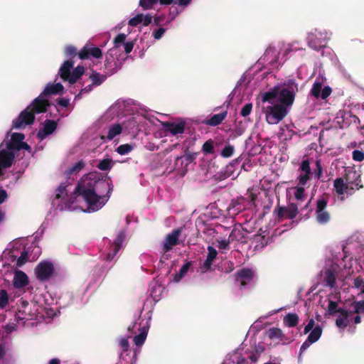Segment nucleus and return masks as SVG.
Instances as JSON below:
<instances>
[{
  "label": "nucleus",
  "mask_w": 364,
  "mask_h": 364,
  "mask_svg": "<svg viewBox=\"0 0 364 364\" xmlns=\"http://www.w3.org/2000/svg\"><path fill=\"white\" fill-rule=\"evenodd\" d=\"M112 188L109 180L101 178L96 172L90 173L83 176L70 195L68 185L61 183L56 189L53 205L60 210L96 212L107 203Z\"/></svg>",
  "instance_id": "1"
},
{
  "label": "nucleus",
  "mask_w": 364,
  "mask_h": 364,
  "mask_svg": "<svg viewBox=\"0 0 364 364\" xmlns=\"http://www.w3.org/2000/svg\"><path fill=\"white\" fill-rule=\"evenodd\" d=\"M363 250L358 244L348 242L343 249L344 257L341 264H334L326 269L324 281L336 294H340L338 289H348L350 280H353L351 290L360 289V293H364V259L359 263L357 259Z\"/></svg>",
  "instance_id": "2"
},
{
  "label": "nucleus",
  "mask_w": 364,
  "mask_h": 364,
  "mask_svg": "<svg viewBox=\"0 0 364 364\" xmlns=\"http://www.w3.org/2000/svg\"><path fill=\"white\" fill-rule=\"evenodd\" d=\"M297 91V83L288 80L261 94L262 110L269 124H277L287 115Z\"/></svg>",
  "instance_id": "3"
},
{
  "label": "nucleus",
  "mask_w": 364,
  "mask_h": 364,
  "mask_svg": "<svg viewBox=\"0 0 364 364\" xmlns=\"http://www.w3.org/2000/svg\"><path fill=\"white\" fill-rule=\"evenodd\" d=\"M63 91V86L60 82L48 83L43 92L34 100L33 103L14 120L13 127L19 129L32 124L34 121V114L46 112L47 107L49 106L48 95L60 94Z\"/></svg>",
  "instance_id": "4"
},
{
  "label": "nucleus",
  "mask_w": 364,
  "mask_h": 364,
  "mask_svg": "<svg viewBox=\"0 0 364 364\" xmlns=\"http://www.w3.org/2000/svg\"><path fill=\"white\" fill-rule=\"evenodd\" d=\"M327 312L329 315H336V324L343 331L347 326L351 328L353 324L360 322V314L364 313V300L354 301L348 307H338V302L329 299Z\"/></svg>",
  "instance_id": "5"
},
{
  "label": "nucleus",
  "mask_w": 364,
  "mask_h": 364,
  "mask_svg": "<svg viewBox=\"0 0 364 364\" xmlns=\"http://www.w3.org/2000/svg\"><path fill=\"white\" fill-rule=\"evenodd\" d=\"M9 136L0 144V175L2 174L4 169L10 167L14 161L15 153L20 149H25L29 152L31 151V146L26 142H23L25 136L21 133H13L10 140H8Z\"/></svg>",
  "instance_id": "6"
},
{
  "label": "nucleus",
  "mask_w": 364,
  "mask_h": 364,
  "mask_svg": "<svg viewBox=\"0 0 364 364\" xmlns=\"http://www.w3.org/2000/svg\"><path fill=\"white\" fill-rule=\"evenodd\" d=\"M134 41L127 38L125 33H119L113 40V47L109 49L105 60V66L112 71L116 70L119 61L125 58V55L132 52Z\"/></svg>",
  "instance_id": "7"
},
{
  "label": "nucleus",
  "mask_w": 364,
  "mask_h": 364,
  "mask_svg": "<svg viewBox=\"0 0 364 364\" xmlns=\"http://www.w3.org/2000/svg\"><path fill=\"white\" fill-rule=\"evenodd\" d=\"M360 178L359 171L353 167H347L345 175L334 181L333 187L341 200H343L363 187Z\"/></svg>",
  "instance_id": "8"
},
{
  "label": "nucleus",
  "mask_w": 364,
  "mask_h": 364,
  "mask_svg": "<svg viewBox=\"0 0 364 364\" xmlns=\"http://www.w3.org/2000/svg\"><path fill=\"white\" fill-rule=\"evenodd\" d=\"M154 123V118L146 111H142L129 116L122 122L124 131L128 133H136L146 129L149 124Z\"/></svg>",
  "instance_id": "9"
},
{
  "label": "nucleus",
  "mask_w": 364,
  "mask_h": 364,
  "mask_svg": "<svg viewBox=\"0 0 364 364\" xmlns=\"http://www.w3.org/2000/svg\"><path fill=\"white\" fill-rule=\"evenodd\" d=\"M151 316L149 313L144 316H140L134 323L128 327V331L134 334L138 333L134 337V343L141 347L146 339L148 331L150 327Z\"/></svg>",
  "instance_id": "10"
},
{
  "label": "nucleus",
  "mask_w": 364,
  "mask_h": 364,
  "mask_svg": "<svg viewBox=\"0 0 364 364\" xmlns=\"http://www.w3.org/2000/svg\"><path fill=\"white\" fill-rule=\"evenodd\" d=\"M38 314L39 306L38 304L22 301L18 306L16 319L19 324L24 325L26 321L37 318Z\"/></svg>",
  "instance_id": "11"
},
{
  "label": "nucleus",
  "mask_w": 364,
  "mask_h": 364,
  "mask_svg": "<svg viewBox=\"0 0 364 364\" xmlns=\"http://www.w3.org/2000/svg\"><path fill=\"white\" fill-rule=\"evenodd\" d=\"M125 237V232L124 231H121L118 233L113 242L107 238L103 240L104 246L102 255L105 257V259L107 262L113 260L114 256L121 249Z\"/></svg>",
  "instance_id": "12"
},
{
  "label": "nucleus",
  "mask_w": 364,
  "mask_h": 364,
  "mask_svg": "<svg viewBox=\"0 0 364 364\" xmlns=\"http://www.w3.org/2000/svg\"><path fill=\"white\" fill-rule=\"evenodd\" d=\"M322 332L323 329L321 326L319 325H315L314 320L311 318L304 329V334H307L308 333H309V334L300 348L299 357L301 353L306 350L313 343L319 340L322 335Z\"/></svg>",
  "instance_id": "13"
},
{
  "label": "nucleus",
  "mask_w": 364,
  "mask_h": 364,
  "mask_svg": "<svg viewBox=\"0 0 364 364\" xmlns=\"http://www.w3.org/2000/svg\"><path fill=\"white\" fill-rule=\"evenodd\" d=\"M73 66V63L71 61L66 60L59 70L60 77L65 81H68L70 84L75 83L85 72L82 66H77L70 73Z\"/></svg>",
  "instance_id": "14"
},
{
  "label": "nucleus",
  "mask_w": 364,
  "mask_h": 364,
  "mask_svg": "<svg viewBox=\"0 0 364 364\" xmlns=\"http://www.w3.org/2000/svg\"><path fill=\"white\" fill-rule=\"evenodd\" d=\"M329 33L326 30L314 29L307 36V43L310 48L318 50L324 46V43L329 38Z\"/></svg>",
  "instance_id": "15"
},
{
  "label": "nucleus",
  "mask_w": 364,
  "mask_h": 364,
  "mask_svg": "<svg viewBox=\"0 0 364 364\" xmlns=\"http://www.w3.org/2000/svg\"><path fill=\"white\" fill-rule=\"evenodd\" d=\"M55 273L54 263L48 259L40 262L35 268V274L41 282L49 280Z\"/></svg>",
  "instance_id": "16"
},
{
  "label": "nucleus",
  "mask_w": 364,
  "mask_h": 364,
  "mask_svg": "<svg viewBox=\"0 0 364 364\" xmlns=\"http://www.w3.org/2000/svg\"><path fill=\"white\" fill-rule=\"evenodd\" d=\"M260 60L273 67L277 68L284 61V59L279 49L274 47H269Z\"/></svg>",
  "instance_id": "17"
},
{
  "label": "nucleus",
  "mask_w": 364,
  "mask_h": 364,
  "mask_svg": "<svg viewBox=\"0 0 364 364\" xmlns=\"http://www.w3.org/2000/svg\"><path fill=\"white\" fill-rule=\"evenodd\" d=\"M327 202L323 198H320L317 200L316 208V219L320 224H325L330 220V215L326 210Z\"/></svg>",
  "instance_id": "18"
},
{
  "label": "nucleus",
  "mask_w": 364,
  "mask_h": 364,
  "mask_svg": "<svg viewBox=\"0 0 364 364\" xmlns=\"http://www.w3.org/2000/svg\"><path fill=\"white\" fill-rule=\"evenodd\" d=\"M322 83V80L317 79L313 84L311 93L317 99L321 98L325 100L331 95V89L328 86L323 87Z\"/></svg>",
  "instance_id": "19"
},
{
  "label": "nucleus",
  "mask_w": 364,
  "mask_h": 364,
  "mask_svg": "<svg viewBox=\"0 0 364 364\" xmlns=\"http://www.w3.org/2000/svg\"><path fill=\"white\" fill-rule=\"evenodd\" d=\"M181 235V230L176 229L168 234L164 240L163 250L166 252L171 250L173 246L178 243V238Z\"/></svg>",
  "instance_id": "20"
},
{
  "label": "nucleus",
  "mask_w": 364,
  "mask_h": 364,
  "mask_svg": "<svg viewBox=\"0 0 364 364\" xmlns=\"http://www.w3.org/2000/svg\"><path fill=\"white\" fill-rule=\"evenodd\" d=\"M57 124L53 120H46L40 128L37 136L40 140H43L50 135L56 129Z\"/></svg>",
  "instance_id": "21"
},
{
  "label": "nucleus",
  "mask_w": 364,
  "mask_h": 364,
  "mask_svg": "<svg viewBox=\"0 0 364 364\" xmlns=\"http://www.w3.org/2000/svg\"><path fill=\"white\" fill-rule=\"evenodd\" d=\"M90 78L92 80V85H89L86 86L85 88L82 89L80 92L75 96V100L80 99V95L82 93H88L92 89V85L98 86L101 85L105 80L106 77L103 75H100L98 73L93 72L90 76Z\"/></svg>",
  "instance_id": "22"
},
{
  "label": "nucleus",
  "mask_w": 364,
  "mask_h": 364,
  "mask_svg": "<svg viewBox=\"0 0 364 364\" xmlns=\"http://www.w3.org/2000/svg\"><path fill=\"white\" fill-rule=\"evenodd\" d=\"M102 55V53L101 49L93 45H86L79 53V57L80 59H87L90 57L100 58Z\"/></svg>",
  "instance_id": "23"
},
{
  "label": "nucleus",
  "mask_w": 364,
  "mask_h": 364,
  "mask_svg": "<svg viewBox=\"0 0 364 364\" xmlns=\"http://www.w3.org/2000/svg\"><path fill=\"white\" fill-rule=\"evenodd\" d=\"M152 21V16L150 14H136L128 21L130 26H137L142 25L148 26Z\"/></svg>",
  "instance_id": "24"
},
{
  "label": "nucleus",
  "mask_w": 364,
  "mask_h": 364,
  "mask_svg": "<svg viewBox=\"0 0 364 364\" xmlns=\"http://www.w3.org/2000/svg\"><path fill=\"white\" fill-rule=\"evenodd\" d=\"M13 286L16 289H22L26 287L29 283V279L27 274L21 270H16L14 272Z\"/></svg>",
  "instance_id": "25"
},
{
  "label": "nucleus",
  "mask_w": 364,
  "mask_h": 364,
  "mask_svg": "<svg viewBox=\"0 0 364 364\" xmlns=\"http://www.w3.org/2000/svg\"><path fill=\"white\" fill-rule=\"evenodd\" d=\"M254 274L252 269H242L237 272L236 282L240 288L245 287L246 284L252 279Z\"/></svg>",
  "instance_id": "26"
},
{
  "label": "nucleus",
  "mask_w": 364,
  "mask_h": 364,
  "mask_svg": "<svg viewBox=\"0 0 364 364\" xmlns=\"http://www.w3.org/2000/svg\"><path fill=\"white\" fill-rule=\"evenodd\" d=\"M164 130L171 134L173 136L178 134H182L184 132V123L183 122H165L162 124Z\"/></svg>",
  "instance_id": "27"
},
{
  "label": "nucleus",
  "mask_w": 364,
  "mask_h": 364,
  "mask_svg": "<svg viewBox=\"0 0 364 364\" xmlns=\"http://www.w3.org/2000/svg\"><path fill=\"white\" fill-rule=\"evenodd\" d=\"M300 173L299 176V186H304L309 179L310 166L308 160H304L301 162L300 166Z\"/></svg>",
  "instance_id": "28"
},
{
  "label": "nucleus",
  "mask_w": 364,
  "mask_h": 364,
  "mask_svg": "<svg viewBox=\"0 0 364 364\" xmlns=\"http://www.w3.org/2000/svg\"><path fill=\"white\" fill-rule=\"evenodd\" d=\"M126 107V102L122 100H117L108 109L107 114H119L124 111Z\"/></svg>",
  "instance_id": "29"
},
{
  "label": "nucleus",
  "mask_w": 364,
  "mask_h": 364,
  "mask_svg": "<svg viewBox=\"0 0 364 364\" xmlns=\"http://www.w3.org/2000/svg\"><path fill=\"white\" fill-rule=\"evenodd\" d=\"M122 131H124L122 125L119 124H114L108 128L106 138L107 140H112L115 136L121 134Z\"/></svg>",
  "instance_id": "30"
},
{
  "label": "nucleus",
  "mask_w": 364,
  "mask_h": 364,
  "mask_svg": "<svg viewBox=\"0 0 364 364\" xmlns=\"http://www.w3.org/2000/svg\"><path fill=\"white\" fill-rule=\"evenodd\" d=\"M227 117V112H223L214 114L210 119H207L206 124L210 126H217L220 124Z\"/></svg>",
  "instance_id": "31"
},
{
  "label": "nucleus",
  "mask_w": 364,
  "mask_h": 364,
  "mask_svg": "<svg viewBox=\"0 0 364 364\" xmlns=\"http://www.w3.org/2000/svg\"><path fill=\"white\" fill-rule=\"evenodd\" d=\"M267 336L272 340H279L282 341L284 338V333L280 328H271L267 331Z\"/></svg>",
  "instance_id": "32"
},
{
  "label": "nucleus",
  "mask_w": 364,
  "mask_h": 364,
  "mask_svg": "<svg viewBox=\"0 0 364 364\" xmlns=\"http://www.w3.org/2000/svg\"><path fill=\"white\" fill-rule=\"evenodd\" d=\"M299 323V316L296 314H288L284 318V324L288 327H294Z\"/></svg>",
  "instance_id": "33"
},
{
  "label": "nucleus",
  "mask_w": 364,
  "mask_h": 364,
  "mask_svg": "<svg viewBox=\"0 0 364 364\" xmlns=\"http://www.w3.org/2000/svg\"><path fill=\"white\" fill-rule=\"evenodd\" d=\"M190 262L184 264L180 269L179 272L174 276L173 281L178 282L186 274L190 268Z\"/></svg>",
  "instance_id": "34"
},
{
  "label": "nucleus",
  "mask_w": 364,
  "mask_h": 364,
  "mask_svg": "<svg viewBox=\"0 0 364 364\" xmlns=\"http://www.w3.org/2000/svg\"><path fill=\"white\" fill-rule=\"evenodd\" d=\"M114 164V162L112 159H105L100 161L97 167L102 171H107L109 170Z\"/></svg>",
  "instance_id": "35"
},
{
  "label": "nucleus",
  "mask_w": 364,
  "mask_h": 364,
  "mask_svg": "<svg viewBox=\"0 0 364 364\" xmlns=\"http://www.w3.org/2000/svg\"><path fill=\"white\" fill-rule=\"evenodd\" d=\"M295 50L296 48H294V45L290 43H284L279 49L284 59L289 53Z\"/></svg>",
  "instance_id": "36"
},
{
  "label": "nucleus",
  "mask_w": 364,
  "mask_h": 364,
  "mask_svg": "<svg viewBox=\"0 0 364 364\" xmlns=\"http://www.w3.org/2000/svg\"><path fill=\"white\" fill-rule=\"evenodd\" d=\"M9 294L4 289L0 290V309H4L9 304Z\"/></svg>",
  "instance_id": "37"
},
{
  "label": "nucleus",
  "mask_w": 364,
  "mask_h": 364,
  "mask_svg": "<svg viewBox=\"0 0 364 364\" xmlns=\"http://www.w3.org/2000/svg\"><path fill=\"white\" fill-rule=\"evenodd\" d=\"M294 195L296 200H301L304 198V186H297L294 188Z\"/></svg>",
  "instance_id": "38"
},
{
  "label": "nucleus",
  "mask_w": 364,
  "mask_h": 364,
  "mask_svg": "<svg viewBox=\"0 0 364 364\" xmlns=\"http://www.w3.org/2000/svg\"><path fill=\"white\" fill-rule=\"evenodd\" d=\"M292 136V131L290 130L287 127H282L279 133V137L280 139L286 140L287 136L291 138Z\"/></svg>",
  "instance_id": "39"
},
{
  "label": "nucleus",
  "mask_w": 364,
  "mask_h": 364,
  "mask_svg": "<svg viewBox=\"0 0 364 364\" xmlns=\"http://www.w3.org/2000/svg\"><path fill=\"white\" fill-rule=\"evenodd\" d=\"M133 149V146L130 144H126L120 145L117 149V152L120 155H125L129 154Z\"/></svg>",
  "instance_id": "40"
},
{
  "label": "nucleus",
  "mask_w": 364,
  "mask_h": 364,
  "mask_svg": "<svg viewBox=\"0 0 364 364\" xmlns=\"http://www.w3.org/2000/svg\"><path fill=\"white\" fill-rule=\"evenodd\" d=\"M159 0H139V6L144 10L150 9Z\"/></svg>",
  "instance_id": "41"
},
{
  "label": "nucleus",
  "mask_w": 364,
  "mask_h": 364,
  "mask_svg": "<svg viewBox=\"0 0 364 364\" xmlns=\"http://www.w3.org/2000/svg\"><path fill=\"white\" fill-rule=\"evenodd\" d=\"M234 153V147L230 144L226 145L221 151V156L224 158H229Z\"/></svg>",
  "instance_id": "42"
},
{
  "label": "nucleus",
  "mask_w": 364,
  "mask_h": 364,
  "mask_svg": "<svg viewBox=\"0 0 364 364\" xmlns=\"http://www.w3.org/2000/svg\"><path fill=\"white\" fill-rule=\"evenodd\" d=\"M85 166L83 161H80L75 163L68 171L69 174L79 172Z\"/></svg>",
  "instance_id": "43"
},
{
  "label": "nucleus",
  "mask_w": 364,
  "mask_h": 364,
  "mask_svg": "<svg viewBox=\"0 0 364 364\" xmlns=\"http://www.w3.org/2000/svg\"><path fill=\"white\" fill-rule=\"evenodd\" d=\"M203 151L207 154H213L214 151L213 142L212 140H208L204 143L203 146Z\"/></svg>",
  "instance_id": "44"
},
{
  "label": "nucleus",
  "mask_w": 364,
  "mask_h": 364,
  "mask_svg": "<svg viewBox=\"0 0 364 364\" xmlns=\"http://www.w3.org/2000/svg\"><path fill=\"white\" fill-rule=\"evenodd\" d=\"M28 259V252L26 251L22 252L21 255L17 259L16 265L21 267L24 264Z\"/></svg>",
  "instance_id": "45"
},
{
  "label": "nucleus",
  "mask_w": 364,
  "mask_h": 364,
  "mask_svg": "<svg viewBox=\"0 0 364 364\" xmlns=\"http://www.w3.org/2000/svg\"><path fill=\"white\" fill-rule=\"evenodd\" d=\"M252 109V104L247 103L242 108L240 114L242 117H247L251 113Z\"/></svg>",
  "instance_id": "46"
},
{
  "label": "nucleus",
  "mask_w": 364,
  "mask_h": 364,
  "mask_svg": "<svg viewBox=\"0 0 364 364\" xmlns=\"http://www.w3.org/2000/svg\"><path fill=\"white\" fill-rule=\"evenodd\" d=\"M353 160L362 161L364 160V153L360 150H354L352 154Z\"/></svg>",
  "instance_id": "47"
},
{
  "label": "nucleus",
  "mask_w": 364,
  "mask_h": 364,
  "mask_svg": "<svg viewBox=\"0 0 364 364\" xmlns=\"http://www.w3.org/2000/svg\"><path fill=\"white\" fill-rule=\"evenodd\" d=\"M208 251L207 259L213 262L218 255L216 250L211 246H208Z\"/></svg>",
  "instance_id": "48"
},
{
  "label": "nucleus",
  "mask_w": 364,
  "mask_h": 364,
  "mask_svg": "<svg viewBox=\"0 0 364 364\" xmlns=\"http://www.w3.org/2000/svg\"><path fill=\"white\" fill-rule=\"evenodd\" d=\"M166 29L164 28H159L153 31V36L154 39L159 40L161 38L163 35L164 34Z\"/></svg>",
  "instance_id": "49"
},
{
  "label": "nucleus",
  "mask_w": 364,
  "mask_h": 364,
  "mask_svg": "<svg viewBox=\"0 0 364 364\" xmlns=\"http://www.w3.org/2000/svg\"><path fill=\"white\" fill-rule=\"evenodd\" d=\"M212 264H213V262L206 258V259L203 262V264L200 267L202 272H205L208 270H209Z\"/></svg>",
  "instance_id": "50"
},
{
  "label": "nucleus",
  "mask_w": 364,
  "mask_h": 364,
  "mask_svg": "<svg viewBox=\"0 0 364 364\" xmlns=\"http://www.w3.org/2000/svg\"><path fill=\"white\" fill-rule=\"evenodd\" d=\"M65 52L67 55H72L75 53L76 49L75 47H73L72 46H68L65 48Z\"/></svg>",
  "instance_id": "51"
},
{
  "label": "nucleus",
  "mask_w": 364,
  "mask_h": 364,
  "mask_svg": "<svg viewBox=\"0 0 364 364\" xmlns=\"http://www.w3.org/2000/svg\"><path fill=\"white\" fill-rule=\"evenodd\" d=\"M58 104L63 107H66L70 104V100L66 98H60L58 101Z\"/></svg>",
  "instance_id": "52"
},
{
  "label": "nucleus",
  "mask_w": 364,
  "mask_h": 364,
  "mask_svg": "<svg viewBox=\"0 0 364 364\" xmlns=\"http://www.w3.org/2000/svg\"><path fill=\"white\" fill-rule=\"evenodd\" d=\"M7 198V193L5 190L0 188V204Z\"/></svg>",
  "instance_id": "53"
},
{
  "label": "nucleus",
  "mask_w": 364,
  "mask_h": 364,
  "mask_svg": "<svg viewBox=\"0 0 364 364\" xmlns=\"http://www.w3.org/2000/svg\"><path fill=\"white\" fill-rule=\"evenodd\" d=\"M6 218V214L4 210H0V225H3Z\"/></svg>",
  "instance_id": "54"
},
{
  "label": "nucleus",
  "mask_w": 364,
  "mask_h": 364,
  "mask_svg": "<svg viewBox=\"0 0 364 364\" xmlns=\"http://www.w3.org/2000/svg\"><path fill=\"white\" fill-rule=\"evenodd\" d=\"M228 242H227L226 240H222L219 242L218 247L220 249H226L228 247Z\"/></svg>",
  "instance_id": "55"
},
{
  "label": "nucleus",
  "mask_w": 364,
  "mask_h": 364,
  "mask_svg": "<svg viewBox=\"0 0 364 364\" xmlns=\"http://www.w3.org/2000/svg\"><path fill=\"white\" fill-rule=\"evenodd\" d=\"M191 0H178V4L182 6H187Z\"/></svg>",
  "instance_id": "56"
},
{
  "label": "nucleus",
  "mask_w": 364,
  "mask_h": 364,
  "mask_svg": "<svg viewBox=\"0 0 364 364\" xmlns=\"http://www.w3.org/2000/svg\"><path fill=\"white\" fill-rule=\"evenodd\" d=\"M288 212V210L286 209V208H280L279 210V217H284L286 216L287 213Z\"/></svg>",
  "instance_id": "57"
},
{
  "label": "nucleus",
  "mask_w": 364,
  "mask_h": 364,
  "mask_svg": "<svg viewBox=\"0 0 364 364\" xmlns=\"http://www.w3.org/2000/svg\"><path fill=\"white\" fill-rule=\"evenodd\" d=\"M163 21V16H157L154 18V23L156 24H159Z\"/></svg>",
  "instance_id": "58"
},
{
  "label": "nucleus",
  "mask_w": 364,
  "mask_h": 364,
  "mask_svg": "<svg viewBox=\"0 0 364 364\" xmlns=\"http://www.w3.org/2000/svg\"><path fill=\"white\" fill-rule=\"evenodd\" d=\"M237 364H248V362L243 358H239L237 360Z\"/></svg>",
  "instance_id": "59"
},
{
  "label": "nucleus",
  "mask_w": 364,
  "mask_h": 364,
  "mask_svg": "<svg viewBox=\"0 0 364 364\" xmlns=\"http://www.w3.org/2000/svg\"><path fill=\"white\" fill-rule=\"evenodd\" d=\"M244 131H245L244 128H237V129H235V132L236 133V134L237 136H240L244 132Z\"/></svg>",
  "instance_id": "60"
},
{
  "label": "nucleus",
  "mask_w": 364,
  "mask_h": 364,
  "mask_svg": "<svg viewBox=\"0 0 364 364\" xmlns=\"http://www.w3.org/2000/svg\"><path fill=\"white\" fill-rule=\"evenodd\" d=\"M161 4L168 5L171 4L173 0H159Z\"/></svg>",
  "instance_id": "61"
},
{
  "label": "nucleus",
  "mask_w": 364,
  "mask_h": 364,
  "mask_svg": "<svg viewBox=\"0 0 364 364\" xmlns=\"http://www.w3.org/2000/svg\"><path fill=\"white\" fill-rule=\"evenodd\" d=\"M49 364H60V360L57 358L51 359Z\"/></svg>",
  "instance_id": "62"
},
{
  "label": "nucleus",
  "mask_w": 364,
  "mask_h": 364,
  "mask_svg": "<svg viewBox=\"0 0 364 364\" xmlns=\"http://www.w3.org/2000/svg\"><path fill=\"white\" fill-rule=\"evenodd\" d=\"M250 358L253 361L256 362L258 359V356L257 355H252L250 356Z\"/></svg>",
  "instance_id": "63"
},
{
  "label": "nucleus",
  "mask_w": 364,
  "mask_h": 364,
  "mask_svg": "<svg viewBox=\"0 0 364 364\" xmlns=\"http://www.w3.org/2000/svg\"><path fill=\"white\" fill-rule=\"evenodd\" d=\"M4 348L0 345V359L4 356Z\"/></svg>",
  "instance_id": "64"
}]
</instances>
